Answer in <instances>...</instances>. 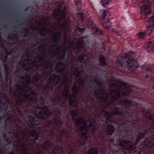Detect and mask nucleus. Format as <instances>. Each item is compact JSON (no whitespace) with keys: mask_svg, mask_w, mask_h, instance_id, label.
<instances>
[{"mask_svg":"<svg viewBox=\"0 0 154 154\" xmlns=\"http://www.w3.org/2000/svg\"><path fill=\"white\" fill-rule=\"evenodd\" d=\"M140 122L139 119L132 124L127 122L115 125L109 122L106 128V134H104L100 130H98L105 123L101 126L97 125L93 132L91 131V128L85 124L79 128V130L85 131V132H80L78 134H81L79 136L82 144L87 139L89 143L100 146V154H131L145 138L149 129H142Z\"/></svg>","mask_w":154,"mask_h":154,"instance_id":"f257e3e1","label":"nucleus"},{"mask_svg":"<svg viewBox=\"0 0 154 154\" xmlns=\"http://www.w3.org/2000/svg\"><path fill=\"white\" fill-rule=\"evenodd\" d=\"M73 121L78 127L77 135L75 132L71 131L68 133L67 128H70L69 125V117L63 116L64 119L62 124L59 126L56 122H53L51 119L45 125V124L39 133L42 134L44 140L43 145V150L38 151L37 154H80L84 150L82 141L80 140L81 134L79 132H85V131L79 130V128L86 124L81 118H77L78 116L75 110L70 112Z\"/></svg>","mask_w":154,"mask_h":154,"instance_id":"f03ea898","label":"nucleus"},{"mask_svg":"<svg viewBox=\"0 0 154 154\" xmlns=\"http://www.w3.org/2000/svg\"><path fill=\"white\" fill-rule=\"evenodd\" d=\"M125 105L128 106L125 107L121 106L113 109L109 113V119L103 120L104 123L97 124L95 120L94 123H91L88 125L93 132L96 130V126H101L104 123L109 122L116 125L120 124L127 122L129 124H134L137 119L140 122V128L142 129H149L154 126V107L146 108L145 105L140 103H134L131 100L125 99L124 100Z\"/></svg>","mask_w":154,"mask_h":154,"instance_id":"7ed1b4c3","label":"nucleus"},{"mask_svg":"<svg viewBox=\"0 0 154 154\" xmlns=\"http://www.w3.org/2000/svg\"><path fill=\"white\" fill-rule=\"evenodd\" d=\"M32 102L34 106L27 102V107L23 105L22 107L10 105V110L8 111L9 113L13 112L16 117L26 122L28 125L36 128L39 133L44 125L48 122L51 119L52 114L47 106L41 107L37 106V102L36 104Z\"/></svg>","mask_w":154,"mask_h":154,"instance_id":"20e7f679","label":"nucleus"},{"mask_svg":"<svg viewBox=\"0 0 154 154\" xmlns=\"http://www.w3.org/2000/svg\"><path fill=\"white\" fill-rule=\"evenodd\" d=\"M15 117L17 120V121H14V125H10L8 128L12 132L9 131L8 134L9 140L5 139L4 141H1L2 144L4 146H6L7 149L9 151H12L15 149L17 150L19 147L18 143L21 144V142L19 140V134H21V137L23 139L25 138H28L30 136L34 138L35 140H38L39 138V135L38 132L33 130L34 128L31 126H29L26 123L23 122L21 119H20L16 116Z\"/></svg>","mask_w":154,"mask_h":154,"instance_id":"39448f33","label":"nucleus"},{"mask_svg":"<svg viewBox=\"0 0 154 154\" xmlns=\"http://www.w3.org/2000/svg\"><path fill=\"white\" fill-rule=\"evenodd\" d=\"M142 71L140 73V79L142 83L148 86L143 93V97L146 102L154 106V65L141 67Z\"/></svg>","mask_w":154,"mask_h":154,"instance_id":"423d86ee","label":"nucleus"},{"mask_svg":"<svg viewBox=\"0 0 154 154\" xmlns=\"http://www.w3.org/2000/svg\"><path fill=\"white\" fill-rule=\"evenodd\" d=\"M12 87L16 88L14 89L15 92H17L20 97L19 98H15L14 100L15 104L13 106H20L24 105L26 107H27L28 105L27 102H33L36 104L38 100V95L33 91L32 88H29L26 89L23 88L21 85L16 84L13 85Z\"/></svg>","mask_w":154,"mask_h":154,"instance_id":"0eeeda50","label":"nucleus"},{"mask_svg":"<svg viewBox=\"0 0 154 154\" xmlns=\"http://www.w3.org/2000/svg\"><path fill=\"white\" fill-rule=\"evenodd\" d=\"M152 127L131 154H154V126Z\"/></svg>","mask_w":154,"mask_h":154,"instance_id":"6e6552de","label":"nucleus"},{"mask_svg":"<svg viewBox=\"0 0 154 154\" xmlns=\"http://www.w3.org/2000/svg\"><path fill=\"white\" fill-rule=\"evenodd\" d=\"M134 55V52L131 51L123 55H119L116 60L117 66L122 69L125 63L130 70L132 71L136 69L139 67V65L137 61L133 58Z\"/></svg>","mask_w":154,"mask_h":154,"instance_id":"1a4fd4ad","label":"nucleus"},{"mask_svg":"<svg viewBox=\"0 0 154 154\" xmlns=\"http://www.w3.org/2000/svg\"><path fill=\"white\" fill-rule=\"evenodd\" d=\"M59 91L58 94H57L56 92L54 93V94L56 95V96L54 97V98L52 97L50 101L52 103V106L56 107L53 111L54 114L53 115H52L51 119H52L53 122H56L60 126L62 125V121L60 119L61 112L60 108L62 109L63 108L64 110H66V105L60 104L61 101V98L59 96V95L61 91L60 90H59Z\"/></svg>","mask_w":154,"mask_h":154,"instance_id":"9d476101","label":"nucleus"},{"mask_svg":"<svg viewBox=\"0 0 154 154\" xmlns=\"http://www.w3.org/2000/svg\"><path fill=\"white\" fill-rule=\"evenodd\" d=\"M49 82H47V83L43 86L42 84H39L38 82H33V84L34 87L37 88L42 86L43 88V90L44 91V94L47 97L49 95V93H52L54 91L53 86L51 84L55 82L54 86H56L60 81V76L54 74L50 75L48 78Z\"/></svg>","mask_w":154,"mask_h":154,"instance_id":"9b49d317","label":"nucleus"},{"mask_svg":"<svg viewBox=\"0 0 154 154\" xmlns=\"http://www.w3.org/2000/svg\"><path fill=\"white\" fill-rule=\"evenodd\" d=\"M66 11L65 7H62L61 4H59L58 8L54 9L53 12V17L54 19L59 17V26L61 29H65L68 26L67 20L66 18Z\"/></svg>","mask_w":154,"mask_h":154,"instance_id":"f8f14e48","label":"nucleus"},{"mask_svg":"<svg viewBox=\"0 0 154 154\" xmlns=\"http://www.w3.org/2000/svg\"><path fill=\"white\" fill-rule=\"evenodd\" d=\"M98 91L99 92L98 93L96 91L94 92L95 97L97 100H100L106 104V107L105 109H108L111 106L112 104L116 101L111 97L109 98V101H107L106 100L107 99L108 95L105 93L104 90L100 89L98 90Z\"/></svg>","mask_w":154,"mask_h":154,"instance_id":"ddd939ff","label":"nucleus"},{"mask_svg":"<svg viewBox=\"0 0 154 154\" xmlns=\"http://www.w3.org/2000/svg\"><path fill=\"white\" fill-rule=\"evenodd\" d=\"M10 110V106L9 108L8 106H6V108L4 110L3 107H1L0 108V119H1L2 118H4L5 117V115H8L10 113H12V116L14 118V122L11 123L10 122H8V123L6 125V126L5 128L2 131V133L4 134V137L5 136L6 134L7 133L8 134L9 131L12 132V130H11L8 128L9 126L10 125H14V121H17V120L16 118L15 117V115L12 112H9V111Z\"/></svg>","mask_w":154,"mask_h":154,"instance_id":"4468645a","label":"nucleus"},{"mask_svg":"<svg viewBox=\"0 0 154 154\" xmlns=\"http://www.w3.org/2000/svg\"><path fill=\"white\" fill-rule=\"evenodd\" d=\"M148 25L146 26V29L143 32H138L137 34V37L140 39L143 38L146 35H149L152 32V29L154 27V16L149 19L148 21Z\"/></svg>","mask_w":154,"mask_h":154,"instance_id":"2eb2a0df","label":"nucleus"},{"mask_svg":"<svg viewBox=\"0 0 154 154\" xmlns=\"http://www.w3.org/2000/svg\"><path fill=\"white\" fill-rule=\"evenodd\" d=\"M76 19L77 21L78 26L76 29L79 32H82L85 30L86 25L84 23V17L82 13H77L76 15Z\"/></svg>","mask_w":154,"mask_h":154,"instance_id":"dca6fc26","label":"nucleus"},{"mask_svg":"<svg viewBox=\"0 0 154 154\" xmlns=\"http://www.w3.org/2000/svg\"><path fill=\"white\" fill-rule=\"evenodd\" d=\"M88 102L90 103L91 107H89V108L91 110V109H94V112H96L97 115H96L94 114L95 116V119H93V122H90L89 125L91 122L92 123H94V120H95L97 124L99 123H104V121H103V118L101 116V114L100 113L99 110L95 106V104L94 103L93 100H90L88 99Z\"/></svg>","mask_w":154,"mask_h":154,"instance_id":"f3484780","label":"nucleus"},{"mask_svg":"<svg viewBox=\"0 0 154 154\" xmlns=\"http://www.w3.org/2000/svg\"><path fill=\"white\" fill-rule=\"evenodd\" d=\"M154 4V0H149L147 4L144 5L140 8V13L142 15L145 17H147L151 14L150 7Z\"/></svg>","mask_w":154,"mask_h":154,"instance_id":"a211bd4d","label":"nucleus"},{"mask_svg":"<svg viewBox=\"0 0 154 154\" xmlns=\"http://www.w3.org/2000/svg\"><path fill=\"white\" fill-rule=\"evenodd\" d=\"M71 90L73 93L69 97V104L72 107H76L77 104L76 103V100L75 99L76 97V94L78 92L79 88L76 85H74L72 87Z\"/></svg>","mask_w":154,"mask_h":154,"instance_id":"6ab92c4d","label":"nucleus"},{"mask_svg":"<svg viewBox=\"0 0 154 154\" xmlns=\"http://www.w3.org/2000/svg\"><path fill=\"white\" fill-rule=\"evenodd\" d=\"M30 61H31L30 63H29L27 64L25 63L23 64L22 67L26 71L29 72L32 70L34 67L36 68L41 67V65L39 66L36 64L37 62L36 61H33L32 60Z\"/></svg>","mask_w":154,"mask_h":154,"instance_id":"aec40b11","label":"nucleus"},{"mask_svg":"<svg viewBox=\"0 0 154 154\" xmlns=\"http://www.w3.org/2000/svg\"><path fill=\"white\" fill-rule=\"evenodd\" d=\"M42 134H41L40 135L39 138L38 140L37 141V142L35 141V144H34L32 143V145H30L29 146H26V147L23 148L24 150L23 151V154H28V152L29 151V149H32L34 148V146H38L39 144H40L41 142H44V140L43 139L42 137Z\"/></svg>","mask_w":154,"mask_h":154,"instance_id":"412c9836","label":"nucleus"},{"mask_svg":"<svg viewBox=\"0 0 154 154\" xmlns=\"http://www.w3.org/2000/svg\"><path fill=\"white\" fill-rule=\"evenodd\" d=\"M120 89V88H118L117 89H112L110 91V94L112 95L111 97L116 101H117L119 99L121 98V93Z\"/></svg>","mask_w":154,"mask_h":154,"instance_id":"4be33fe9","label":"nucleus"},{"mask_svg":"<svg viewBox=\"0 0 154 154\" xmlns=\"http://www.w3.org/2000/svg\"><path fill=\"white\" fill-rule=\"evenodd\" d=\"M39 138L38 140H35L34 138L32 137H30V136L28 138H25V139L27 143H25V141L24 140V143L21 144L22 148L23 149L26 146H29L30 145H32V143H31L35 144V141H37Z\"/></svg>","mask_w":154,"mask_h":154,"instance_id":"5701e85b","label":"nucleus"},{"mask_svg":"<svg viewBox=\"0 0 154 154\" xmlns=\"http://www.w3.org/2000/svg\"><path fill=\"white\" fill-rule=\"evenodd\" d=\"M66 68V65L63 62H59L56 66L55 70L57 73L60 74L65 70Z\"/></svg>","mask_w":154,"mask_h":154,"instance_id":"b1692460","label":"nucleus"},{"mask_svg":"<svg viewBox=\"0 0 154 154\" xmlns=\"http://www.w3.org/2000/svg\"><path fill=\"white\" fill-rule=\"evenodd\" d=\"M84 37L82 36L78 39V40L77 42V46L76 47L77 49L79 52L84 49L85 47V42L83 40L85 38Z\"/></svg>","mask_w":154,"mask_h":154,"instance_id":"393cba45","label":"nucleus"},{"mask_svg":"<svg viewBox=\"0 0 154 154\" xmlns=\"http://www.w3.org/2000/svg\"><path fill=\"white\" fill-rule=\"evenodd\" d=\"M43 31L45 32L48 31L49 33L51 34H53L54 36V43H56L59 40L60 38L61 37V33L60 31H58L57 32L54 33V31H51L50 29H48L46 27H45Z\"/></svg>","mask_w":154,"mask_h":154,"instance_id":"a878e982","label":"nucleus"},{"mask_svg":"<svg viewBox=\"0 0 154 154\" xmlns=\"http://www.w3.org/2000/svg\"><path fill=\"white\" fill-rule=\"evenodd\" d=\"M36 59L38 60V62L40 63H42V61H43V68L45 69L46 70L48 69H49L50 68L51 69L52 67L51 63L49 60L48 61L47 64L46 62L44 60L43 58L41 57V56H39L36 57Z\"/></svg>","mask_w":154,"mask_h":154,"instance_id":"bb28decb","label":"nucleus"},{"mask_svg":"<svg viewBox=\"0 0 154 154\" xmlns=\"http://www.w3.org/2000/svg\"><path fill=\"white\" fill-rule=\"evenodd\" d=\"M145 48L146 49H149L148 51L150 52H154V42L150 41L145 43Z\"/></svg>","mask_w":154,"mask_h":154,"instance_id":"cd10ccee","label":"nucleus"},{"mask_svg":"<svg viewBox=\"0 0 154 154\" xmlns=\"http://www.w3.org/2000/svg\"><path fill=\"white\" fill-rule=\"evenodd\" d=\"M56 48L55 50L56 52H59V53L62 55L61 56H60L59 58L58 59L59 60H62L65 57V55L66 54V51L67 49L64 46V50H62L61 51L60 48H58L56 45H55Z\"/></svg>","mask_w":154,"mask_h":154,"instance_id":"c85d7f7f","label":"nucleus"},{"mask_svg":"<svg viewBox=\"0 0 154 154\" xmlns=\"http://www.w3.org/2000/svg\"><path fill=\"white\" fill-rule=\"evenodd\" d=\"M98 61L99 65L103 67L106 66L107 65V63L105 57L103 55L100 56Z\"/></svg>","mask_w":154,"mask_h":154,"instance_id":"c756f323","label":"nucleus"},{"mask_svg":"<svg viewBox=\"0 0 154 154\" xmlns=\"http://www.w3.org/2000/svg\"><path fill=\"white\" fill-rule=\"evenodd\" d=\"M99 150L94 147L90 148L87 152H85L82 154H98Z\"/></svg>","mask_w":154,"mask_h":154,"instance_id":"7c9ffc66","label":"nucleus"},{"mask_svg":"<svg viewBox=\"0 0 154 154\" xmlns=\"http://www.w3.org/2000/svg\"><path fill=\"white\" fill-rule=\"evenodd\" d=\"M91 31L93 35H97L101 36L103 35L102 31L97 28L94 27L92 28Z\"/></svg>","mask_w":154,"mask_h":154,"instance_id":"2f4dec72","label":"nucleus"},{"mask_svg":"<svg viewBox=\"0 0 154 154\" xmlns=\"http://www.w3.org/2000/svg\"><path fill=\"white\" fill-rule=\"evenodd\" d=\"M42 78V76L38 74L35 75L33 77V82H38L39 81L41 83L42 82L43 80Z\"/></svg>","mask_w":154,"mask_h":154,"instance_id":"473e14b6","label":"nucleus"},{"mask_svg":"<svg viewBox=\"0 0 154 154\" xmlns=\"http://www.w3.org/2000/svg\"><path fill=\"white\" fill-rule=\"evenodd\" d=\"M102 25L103 27L108 30L110 29L111 26L108 20H107L105 22H103Z\"/></svg>","mask_w":154,"mask_h":154,"instance_id":"72a5a7b5","label":"nucleus"},{"mask_svg":"<svg viewBox=\"0 0 154 154\" xmlns=\"http://www.w3.org/2000/svg\"><path fill=\"white\" fill-rule=\"evenodd\" d=\"M101 113H104L103 115V120L109 119L110 118L109 113L108 112L106 111L104 109L101 110Z\"/></svg>","mask_w":154,"mask_h":154,"instance_id":"f704fd0d","label":"nucleus"},{"mask_svg":"<svg viewBox=\"0 0 154 154\" xmlns=\"http://www.w3.org/2000/svg\"><path fill=\"white\" fill-rule=\"evenodd\" d=\"M22 79L24 80L26 82H27L29 85L30 84V77L29 75L27 74H25L23 76L21 77Z\"/></svg>","mask_w":154,"mask_h":154,"instance_id":"c9c22d12","label":"nucleus"},{"mask_svg":"<svg viewBox=\"0 0 154 154\" xmlns=\"http://www.w3.org/2000/svg\"><path fill=\"white\" fill-rule=\"evenodd\" d=\"M111 2V0H101V5L104 7H107Z\"/></svg>","mask_w":154,"mask_h":154,"instance_id":"e433bc0d","label":"nucleus"},{"mask_svg":"<svg viewBox=\"0 0 154 154\" xmlns=\"http://www.w3.org/2000/svg\"><path fill=\"white\" fill-rule=\"evenodd\" d=\"M75 6L76 7V10L81 11L82 10L81 4L80 0H78V1L75 2Z\"/></svg>","mask_w":154,"mask_h":154,"instance_id":"4c0bfd02","label":"nucleus"},{"mask_svg":"<svg viewBox=\"0 0 154 154\" xmlns=\"http://www.w3.org/2000/svg\"><path fill=\"white\" fill-rule=\"evenodd\" d=\"M51 93L49 92V95L47 97H46L45 95H44L43 93H43V94L44 96H45V98H43L42 96H40L38 100L39 102H40V103L41 104H43L45 102V98H47L48 97H50V93Z\"/></svg>","mask_w":154,"mask_h":154,"instance_id":"58836bf2","label":"nucleus"},{"mask_svg":"<svg viewBox=\"0 0 154 154\" xmlns=\"http://www.w3.org/2000/svg\"><path fill=\"white\" fill-rule=\"evenodd\" d=\"M64 137H65L63 136L58 134H57V137H56V141L58 142H60L62 141Z\"/></svg>","mask_w":154,"mask_h":154,"instance_id":"ea45409f","label":"nucleus"},{"mask_svg":"<svg viewBox=\"0 0 154 154\" xmlns=\"http://www.w3.org/2000/svg\"><path fill=\"white\" fill-rule=\"evenodd\" d=\"M73 80L75 82H74V85H76V84H78L79 85H81L80 84L79 82V79H78L75 76L73 78ZM82 84L81 85L82 86H83L82 84L83 83V82L82 81Z\"/></svg>","mask_w":154,"mask_h":154,"instance_id":"a19ab883","label":"nucleus"},{"mask_svg":"<svg viewBox=\"0 0 154 154\" xmlns=\"http://www.w3.org/2000/svg\"><path fill=\"white\" fill-rule=\"evenodd\" d=\"M84 55L82 54L80 55H78L77 57L79 58L78 61L80 63H82V61L84 59Z\"/></svg>","mask_w":154,"mask_h":154,"instance_id":"79ce46f5","label":"nucleus"},{"mask_svg":"<svg viewBox=\"0 0 154 154\" xmlns=\"http://www.w3.org/2000/svg\"><path fill=\"white\" fill-rule=\"evenodd\" d=\"M108 13V11H106L104 10L103 13L101 15V18L105 20V18L106 17L107 13Z\"/></svg>","mask_w":154,"mask_h":154,"instance_id":"37998d69","label":"nucleus"},{"mask_svg":"<svg viewBox=\"0 0 154 154\" xmlns=\"http://www.w3.org/2000/svg\"><path fill=\"white\" fill-rule=\"evenodd\" d=\"M12 38L11 37L9 36H8L7 37V38L9 39L12 40L13 39H16L17 38V36L16 34H13L12 35Z\"/></svg>","mask_w":154,"mask_h":154,"instance_id":"c03bdc74","label":"nucleus"},{"mask_svg":"<svg viewBox=\"0 0 154 154\" xmlns=\"http://www.w3.org/2000/svg\"><path fill=\"white\" fill-rule=\"evenodd\" d=\"M75 71L77 72L78 73V74H77V75L75 76V77H76L78 79H79V80L80 79V77L79 75V72L78 70V69L76 67L75 69Z\"/></svg>","mask_w":154,"mask_h":154,"instance_id":"a18cd8bd","label":"nucleus"},{"mask_svg":"<svg viewBox=\"0 0 154 154\" xmlns=\"http://www.w3.org/2000/svg\"><path fill=\"white\" fill-rule=\"evenodd\" d=\"M31 61H32L31 59L29 58H26L23 60V62L25 63H24L27 64Z\"/></svg>","mask_w":154,"mask_h":154,"instance_id":"49530a36","label":"nucleus"},{"mask_svg":"<svg viewBox=\"0 0 154 154\" xmlns=\"http://www.w3.org/2000/svg\"><path fill=\"white\" fill-rule=\"evenodd\" d=\"M129 92H127L125 91L123 92L122 94V96L126 97H128L129 95Z\"/></svg>","mask_w":154,"mask_h":154,"instance_id":"de8ad7c7","label":"nucleus"},{"mask_svg":"<svg viewBox=\"0 0 154 154\" xmlns=\"http://www.w3.org/2000/svg\"><path fill=\"white\" fill-rule=\"evenodd\" d=\"M31 41L34 42H35L37 43H38V42L37 41V40L34 37H32L31 39ZM39 43H38L39 44Z\"/></svg>","mask_w":154,"mask_h":154,"instance_id":"09e8293b","label":"nucleus"},{"mask_svg":"<svg viewBox=\"0 0 154 154\" xmlns=\"http://www.w3.org/2000/svg\"><path fill=\"white\" fill-rule=\"evenodd\" d=\"M38 35L40 37H44L45 36V34L43 33L42 32H39L38 33Z\"/></svg>","mask_w":154,"mask_h":154,"instance_id":"8fccbe9b","label":"nucleus"},{"mask_svg":"<svg viewBox=\"0 0 154 154\" xmlns=\"http://www.w3.org/2000/svg\"><path fill=\"white\" fill-rule=\"evenodd\" d=\"M23 30L22 31H20V32L24 34H25L26 33H27V31L25 29H23V28H21Z\"/></svg>","mask_w":154,"mask_h":154,"instance_id":"3c124183","label":"nucleus"},{"mask_svg":"<svg viewBox=\"0 0 154 154\" xmlns=\"http://www.w3.org/2000/svg\"><path fill=\"white\" fill-rule=\"evenodd\" d=\"M65 93L66 94L64 95V97H66V99H67L68 98V95L69 94V91L68 90H66L65 91Z\"/></svg>","mask_w":154,"mask_h":154,"instance_id":"603ef678","label":"nucleus"},{"mask_svg":"<svg viewBox=\"0 0 154 154\" xmlns=\"http://www.w3.org/2000/svg\"><path fill=\"white\" fill-rule=\"evenodd\" d=\"M66 83V81H63L61 82V83L60 84V87H62Z\"/></svg>","mask_w":154,"mask_h":154,"instance_id":"864d4df0","label":"nucleus"},{"mask_svg":"<svg viewBox=\"0 0 154 154\" xmlns=\"http://www.w3.org/2000/svg\"><path fill=\"white\" fill-rule=\"evenodd\" d=\"M112 32H114L115 33V34L117 35H119V32H118V31L115 30V29H113L112 30Z\"/></svg>","mask_w":154,"mask_h":154,"instance_id":"5fc2aeb1","label":"nucleus"},{"mask_svg":"<svg viewBox=\"0 0 154 154\" xmlns=\"http://www.w3.org/2000/svg\"><path fill=\"white\" fill-rule=\"evenodd\" d=\"M49 17H48L45 18V21L46 23H49L50 20H49Z\"/></svg>","mask_w":154,"mask_h":154,"instance_id":"6e6d98bb","label":"nucleus"},{"mask_svg":"<svg viewBox=\"0 0 154 154\" xmlns=\"http://www.w3.org/2000/svg\"><path fill=\"white\" fill-rule=\"evenodd\" d=\"M4 69L5 70V72H8V69L7 66L5 65H4Z\"/></svg>","mask_w":154,"mask_h":154,"instance_id":"4d7b16f0","label":"nucleus"},{"mask_svg":"<svg viewBox=\"0 0 154 154\" xmlns=\"http://www.w3.org/2000/svg\"><path fill=\"white\" fill-rule=\"evenodd\" d=\"M114 87H118V85L117 84H114L111 86V88H113Z\"/></svg>","mask_w":154,"mask_h":154,"instance_id":"13d9d810","label":"nucleus"},{"mask_svg":"<svg viewBox=\"0 0 154 154\" xmlns=\"http://www.w3.org/2000/svg\"><path fill=\"white\" fill-rule=\"evenodd\" d=\"M42 48H43V45H40L38 48V50L39 51H40Z\"/></svg>","mask_w":154,"mask_h":154,"instance_id":"bf43d9fd","label":"nucleus"},{"mask_svg":"<svg viewBox=\"0 0 154 154\" xmlns=\"http://www.w3.org/2000/svg\"><path fill=\"white\" fill-rule=\"evenodd\" d=\"M43 73H44V74H46V73L47 75L49 76V75H50V74L51 73V72H50V73H48L46 72H43Z\"/></svg>","mask_w":154,"mask_h":154,"instance_id":"052dcab7","label":"nucleus"},{"mask_svg":"<svg viewBox=\"0 0 154 154\" xmlns=\"http://www.w3.org/2000/svg\"><path fill=\"white\" fill-rule=\"evenodd\" d=\"M0 154H4L2 149L0 147Z\"/></svg>","mask_w":154,"mask_h":154,"instance_id":"680f3d73","label":"nucleus"},{"mask_svg":"<svg viewBox=\"0 0 154 154\" xmlns=\"http://www.w3.org/2000/svg\"><path fill=\"white\" fill-rule=\"evenodd\" d=\"M95 83L98 86H100V84L96 80H95Z\"/></svg>","mask_w":154,"mask_h":154,"instance_id":"e2e57ef3","label":"nucleus"},{"mask_svg":"<svg viewBox=\"0 0 154 154\" xmlns=\"http://www.w3.org/2000/svg\"><path fill=\"white\" fill-rule=\"evenodd\" d=\"M0 104L2 105L3 106H5V103H3V102H2V101H1L0 102Z\"/></svg>","mask_w":154,"mask_h":154,"instance_id":"0e129e2a","label":"nucleus"},{"mask_svg":"<svg viewBox=\"0 0 154 154\" xmlns=\"http://www.w3.org/2000/svg\"><path fill=\"white\" fill-rule=\"evenodd\" d=\"M102 70V71L103 72V73H106V70H104V69H102L101 70Z\"/></svg>","mask_w":154,"mask_h":154,"instance_id":"69168bd1","label":"nucleus"},{"mask_svg":"<svg viewBox=\"0 0 154 154\" xmlns=\"http://www.w3.org/2000/svg\"><path fill=\"white\" fill-rule=\"evenodd\" d=\"M62 104V105H66V102L64 101H63L62 102V104Z\"/></svg>","mask_w":154,"mask_h":154,"instance_id":"338daca9","label":"nucleus"},{"mask_svg":"<svg viewBox=\"0 0 154 154\" xmlns=\"http://www.w3.org/2000/svg\"><path fill=\"white\" fill-rule=\"evenodd\" d=\"M8 154H14V152L12 151L11 152H10L8 153Z\"/></svg>","mask_w":154,"mask_h":154,"instance_id":"774afa93","label":"nucleus"}]
</instances>
